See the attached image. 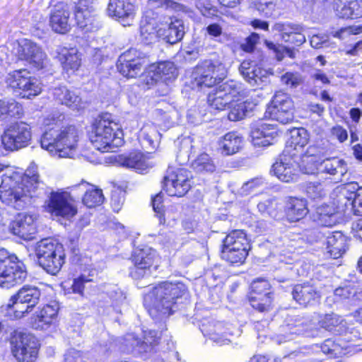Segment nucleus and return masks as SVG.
I'll use <instances>...</instances> for the list:
<instances>
[{
    "mask_svg": "<svg viewBox=\"0 0 362 362\" xmlns=\"http://www.w3.org/2000/svg\"><path fill=\"white\" fill-rule=\"evenodd\" d=\"M78 187L86 189L83 202L87 207H95L103 203L104 197L101 189L95 188L87 182H81Z\"/></svg>",
    "mask_w": 362,
    "mask_h": 362,
    "instance_id": "nucleus-51",
    "label": "nucleus"
},
{
    "mask_svg": "<svg viewBox=\"0 0 362 362\" xmlns=\"http://www.w3.org/2000/svg\"><path fill=\"white\" fill-rule=\"evenodd\" d=\"M153 73L151 76L152 81H163L165 83L174 80L177 76V69L175 64L170 62H161L156 65L153 64L150 68V71Z\"/></svg>",
    "mask_w": 362,
    "mask_h": 362,
    "instance_id": "nucleus-40",
    "label": "nucleus"
},
{
    "mask_svg": "<svg viewBox=\"0 0 362 362\" xmlns=\"http://www.w3.org/2000/svg\"><path fill=\"white\" fill-rule=\"evenodd\" d=\"M47 211L53 216L70 218L77 212L70 202V195L66 192H52L47 202Z\"/></svg>",
    "mask_w": 362,
    "mask_h": 362,
    "instance_id": "nucleus-24",
    "label": "nucleus"
},
{
    "mask_svg": "<svg viewBox=\"0 0 362 362\" xmlns=\"http://www.w3.org/2000/svg\"><path fill=\"white\" fill-rule=\"evenodd\" d=\"M11 351L19 362H33L36 360L39 343L35 336L30 333H17L11 341Z\"/></svg>",
    "mask_w": 362,
    "mask_h": 362,
    "instance_id": "nucleus-15",
    "label": "nucleus"
},
{
    "mask_svg": "<svg viewBox=\"0 0 362 362\" xmlns=\"http://www.w3.org/2000/svg\"><path fill=\"white\" fill-rule=\"evenodd\" d=\"M59 306L57 303H51L39 307L30 318L33 328L38 330H47L56 326L58 322Z\"/></svg>",
    "mask_w": 362,
    "mask_h": 362,
    "instance_id": "nucleus-23",
    "label": "nucleus"
},
{
    "mask_svg": "<svg viewBox=\"0 0 362 362\" xmlns=\"http://www.w3.org/2000/svg\"><path fill=\"white\" fill-rule=\"evenodd\" d=\"M191 175L183 168H169L163 188L169 196L182 197L191 187Z\"/></svg>",
    "mask_w": 362,
    "mask_h": 362,
    "instance_id": "nucleus-17",
    "label": "nucleus"
},
{
    "mask_svg": "<svg viewBox=\"0 0 362 362\" xmlns=\"http://www.w3.org/2000/svg\"><path fill=\"white\" fill-rule=\"evenodd\" d=\"M249 300L253 308L260 312L267 311L272 303V293L268 281L263 279L253 281Z\"/></svg>",
    "mask_w": 362,
    "mask_h": 362,
    "instance_id": "nucleus-22",
    "label": "nucleus"
},
{
    "mask_svg": "<svg viewBox=\"0 0 362 362\" xmlns=\"http://www.w3.org/2000/svg\"><path fill=\"white\" fill-rule=\"evenodd\" d=\"M45 131L41 137V146L52 156L71 158L78 146V133L77 129L69 126L59 129L54 117L43 119Z\"/></svg>",
    "mask_w": 362,
    "mask_h": 362,
    "instance_id": "nucleus-1",
    "label": "nucleus"
},
{
    "mask_svg": "<svg viewBox=\"0 0 362 362\" xmlns=\"http://www.w3.org/2000/svg\"><path fill=\"white\" fill-rule=\"evenodd\" d=\"M35 254L39 264L52 275L57 274L64 264L65 252L63 245L51 239H43L37 243Z\"/></svg>",
    "mask_w": 362,
    "mask_h": 362,
    "instance_id": "nucleus-6",
    "label": "nucleus"
},
{
    "mask_svg": "<svg viewBox=\"0 0 362 362\" xmlns=\"http://www.w3.org/2000/svg\"><path fill=\"white\" fill-rule=\"evenodd\" d=\"M276 30L281 33V37L285 42L300 46L305 42L302 27L292 23H277Z\"/></svg>",
    "mask_w": 362,
    "mask_h": 362,
    "instance_id": "nucleus-37",
    "label": "nucleus"
},
{
    "mask_svg": "<svg viewBox=\"0 0 362 362\" xmlns=\"http://www.w3.org/2000/svg\"><path fill=\"white\" fill-rule=\"evenodd\" d=\"M333 9L342 18H358L362 16V0H334Z\"/></svg>",
    "mask_w": 362,
    "mask_h": 362,
    "instance_id": "nucleus-36",
    "label": "nucleus"
},
{
    "mask_svg": "<svg viewBox=\"0 0 362 362\" xmlns=\"http://www.w3.org/2000/svg\"><path fill=\"white\" fill-rule=\"evenodd\" d=\"M57 57L66 71H74L81 66V57L76 48L61 47L58 49Z\"/></svg>",
    "mask_w": 362,
    "mask_h": 362,
    "instance_id": "nucleus-43",
    "label": "nucleus"
},
{
    "mask_svg": "<svg viewBox=\"0 0 362 362\" xmlns=\"http://www.w3.org/2000/svg\"><path fill=\"white\" fill-rule=\"evenodd\" d=\"M315 323L310 325L298 324L293 326L287 325L282 327L284 334H278L275 337L274 340L278 344L293 340L297 335H305L309 337H315L318 334V330L314 327Z\"/></svg>",
    "mask_w": 362,
    "mask_h": 362,
    "instance_id": "nucleus-33",
    "label": "nucleus"
},
{
    "mask_svg": "<svg viewBox=\"0 0 362 362\" xmlns=\"http://www.w3.org/2000/svg\"><path fill=\"white\" fill-rule=\"evenodd\" d=\"M243 138L235 132H228L219 143L221 153L233 155L239 151L243 145Z\"/></svg>",
    "mask_w": 362,
    "mask_h": 362,
    "instance_id": "nucleus-48",
    "label": "nucleus"
},
{
    "mask_svg": "<svg viewBox=\"0 0 362 362\" xmlns=\"http://www.w3.org/2000/svg\"><path fill=\"white\" fill-rule=\"evenodd\" d=\"M70 8L67 4L59 2L54 5L49 14V25L58 33H67L71 27L69 24Z\"/></svg>",
    "mask_w": 362,
    "mask_h": 362,
    "instance_id": "nucleus-28",
    "label": "nucleus"
},
{
    "mask_svg": "<svg viewBox=\"0 0 362 362\" xmlns=\"http://www.w3.org/2000/svg\"><path fill=\"white\" fill-rule=\"evenodd\" d=\"M35 216L19 214L10 226L11 232L24 240H30L36 232Z\"/></svg>",
    "mask_w": 362,
    "mask_h": 362,
    "instance_id": "nucleus-32",
    "label": "nucleus"
},
{
    "mask_svg": "<svg viewBox=\"0 0 362 362\" xmlns=\"http://www.w3.org/2000/svg\"><path fill=\"white\" fill-rule=\"evenodd\" d=\"M308 213L307 202L303 199L291 198L286 206V215L291 222L303 218Z\"/></svg>",
    "mask_w": 362,
    "mask_h": 362,
    "instance_id": "nucleus-42",
    "label": "nucleus"
},
{
    "mask_svg": "<svg viewBox=\"0 0 362 362\" xmlns=\"http://www.w3.org/2000/svg\"><path fill=\"white\" fill-rule=\"evenodd\" d=\"M64 360L66 362H81L82 354L79 351L70 349L64 354Z\"/></svg>",
    "mask_w": 362,
    "mask_h": 362,
    "instance_id": "nucleus-64",
    "label": "nucleus"
},
{
    "mask_svg": "<svg viewBox=\"0 0 362 362\" xmlns=\"http://www.w3.org/2000/svg\"><path fill=\"white\" fill-rule=\"evenodd\" d=\"M356 288L350 286L339 287L335 289L334 296L337 302H346L351 305L355 304Z\"/></svg>",
    "mask_w": 362,
    "mask_h": 362,
    "instance_id": "nucleus-53",
    "label": "nucleus"
},
{
    "mask_svg": "<svg viewBox=\"0 0 362 362\" xmlns=\"http://www.w3.org/2000/svg\"><path fill=\"white\" fill-rule=\"evenodd\" d=\"M240 96L235 98V101L229 105L230 108L228 113V119L231 121H238L242 119L248 113L252 111L255 106V104L249 100L240 101Z\"/></svg>",
    "mask_w": 362,
    "mask_h": 362,
    "instance_id": "nucleus-50",
    "label": "nucleus"
},
{
    "mask_svg": "<svg viewBox=\"0 0 362 362\" xmlns=\"http://www.w3.org/2000/svg\"><path fill=\"white\" fill-rule=\"evenodd\" d=\"M116 162L120 166L134 169L140 173L148 172L153 166V163L149 160L148 158L138 151L119 155L116 157Z\"/></svg>",
    "mask_w": 362,
    "mask_h": 362,
    "instance_id": "nucleus-29",
    "label": "nucleus"
},
{
    "mask_svg": "<svg viewBox=\"0 0 362 362\" xmlns=\"http://www.w3.org/2000/svg\"><path fill=\"white\" fill-rule=\"evenodd\" d=\"M160 337L155 330L143 331L141 335L134 332L127 333L121 341V351L139 356L150 358L156 351Z\"/></svg>",
    "mask_w": 362,
    "mask_h": 362,
    "instance_id": "nucleus-5",
    "label": "nucleus"
},
{
    "mask_svg": "<svg viewBox=\"0 0 362 362\" xmlns=\"http://www.w3.org/2000/svg\"><path fill=\"white\" fill-rule=\"evenodd\" d=\"M281 83L289 88H296L299 86L303 80L300 74L298 73L286 72L281 76Z\"/></svg>",
    "mask_w": 362,
    "mask_h": 362,
    "instance_id": "nucleus-59",
    "label": "nucleus"
},
{
    "mask_svg": "<svg viewBox=\"0 0 362 362\" xmlns=\"http://www.w3.org/2000/svg\"><path fill=\"white\" fill-rule=\"evenodd\" d=\"M27 276L25 264L16 255L0 250V287L10 288L23 283Z\"/></svg>",
    "mask_w": 362,
    "mask_h": 362,
    "instance_id": "nucleus-7",
    "label": "nucleus"
},
{
    "mask_svg": "<svg viewBox=\"0 0 362 362\" xmlns=\"http://www.w3.org/2000/svg\"><path fill=\"white\" fill-rule=\"evenodd\" d=\"M160 28L163 30L164 35L161 38L170 44L181 40L184 36V25L182 21L171 17L160 18Z\"/></svg>",
    "mask_w": 362,
    "mask_h": 362,
    "instance_id": "nucleus-35",
    "label": "nucleus"
},
{
    "mask_svg": "<svg viewBox=\"0 0 362 362\" xmlns=\"http://www.w3.org/2000/svg\"><path fill=\"white\" fill-rule=\"evenodd\" d=\"M226 74V68L222 63L204 61L192 73L193 84L197 88L212 87L222 81Z\"/></svg>",
    "mask_w": 362,
    "mask_h": 362,
    "instance_id": "nucleus-12",
    "label": "nucleus"
},
{
    "mask_svg": "<svg viewBox=\"0 0 362 362\" xmlns=\"http://www.w3.org/2000/svg\"><path fill=\"white\" fill-rule=\"evenodd\" d=\"M31 139L30 126L24 122L10 125L1 136V144L8 151H15L28 145Z\"/></svg>",
    "mask_w": 362,
    "mask_h": 362,
    "instance_id": "nucleus-18",
    "label": "nucleus"
},
{
    "mask_svg": "<svg viewBox=\"0 0 362 362\" xmlns=\"http://www.w3.org/2000/svg\"><path fill=\"white\" fill-rule=\"evenodd\" d=\"M315 148L309 147L306 153H299L300 162H298V171L308 175L318 174V168L320 161L313 154Z\"/></svg>",
    "mask_w": 362,
    "mask_h": 362,
    "instance_id": "nucleus-46",
    "label": "nucleus"
},
{
    "mask_svg": "<svg viewBox=\"0 0 362 362\" xmlns=\"http://www.w3.org/2000/svg\"><path fill=\"white\" fill-rule=\"evenodd\" d=\"M294 104L291 96L282 91L276 92L266 110V115L281 124L293 119Z\"/></svg>",
    "mask_w": 362,
    "mask_h": 362,
    "instance_id": "nucleus-16",
    "label": "nucleus"
},
{
    "mask_svg": "<svg viewBox=\"0 0 362 362\" xmlns=\"http://www.w3.org/2000/svg\"><path fill=\"white\" fill-rule=\"evenodd\" d=\"M160 28V18L151 16L149 11H144V17L140 26V37L145 44L156 42L164 35Z\"/></svg>",
    "mask_w": 362,
    "mask_h": 362,
    "instance_id": "nucleus-26",
    "label": "nucleus"
},
{
    "mask_svg": "<svg viewBox=\"0 0 362 362\" xmlns=\"http://www.w3.org/2000/svg\"><path fill=\"white\" fill-rule=\"evenodd\" d=\"M40 297L38 288L25 285L11 297L8 307L13 311L16 318H21L33 310L40 302Z\"/></svg>",
    "mask_w": 362,
    "mask_h": 362,
    "instance_id": "nucleus-13",
    "label": "nucleus"
},
{
    "mask_svg": "<svg viewBox=\"0 0 362 362\" xmlns=\"http://www.w3.org/2000/svg\"><path fill=\"white\" fill-rule=\"evenodd\" d=\"M192 168L197 172L212 173L215 170L216 166L206 153L199 155L192 163Z\"/></svg>",
    "mask_w": 362,
    "mask_h": 362,
    "instance_id": "nucleus-52",
    "label": "nucleus"
},
{
    "mask_svg": "<svg viewBox=\"0 0 362 362\" xmlns=\"http://www.w3.org/2000/svg\"><path fill=\"white\" fill-rule=\"evenodd\" d=\"M137 7L130 0H109L106 15L124 27L132 26L135 21Z\"/></svg>",
    "mask_w": 362,
    "mask_h": 362,
    "instance_id": "nucleus-19",
    "label": "nucleus"
},
{
    "mask_svg": "<svg viewBox=\"0 0 362 362\" xmlns=\"http://www.w3.org/2000/svg\"><path fill=\"white\" fill-rule=\"evenodd\" d=\"M10 177L3 179L0 186V198L7 205L20 209L24 206L27 199L34 196L39 185L37 166L31 165L25 170L21 182L10 184Z\"/></svg>",
    "mask_w": 362,
    "mask_h": 362,
    "instance_id": "nucleus-3",
    "label": "nucleus"
},
{
    "mask_svg": "<svg viewBox=\"0 0 362 362\" xmlns=\"http://www.w3.org/2000/svg\"><path fill=\"white\" fill-rule=\"evenodd\" d=\"M13 53L18 59L25 61L35 71L46 69L49 60L42 47L28 39H21L13 44Z\"/></svg>",
    "mask_w": 362,
    "mask_h": 362,
    "instance_id": "nucleus-11",
    "label": "nucleus"
},
{
    "mask_svg": "<svg viewBox=\"0 0 362 362\" xmlns=\"http://www.w3.org/2000/svg\"><path fill=\"white\" fill-rule=\"evenodd\" d=\"M306 192L313 199L322 197L325 194L322 185L317 182L309 183L306 187Z\"/></svg>",
    "mask_w": 362,
    "mask_h": 362,
    "instance_id": "nucleus-61",
    "label": "nucleus"
},
{
    "mask_svg": "<svg viewBox=\"0 0 362 362\" xmlns=\"http://www.w3.org/2000/svg\"><path fill=\"white\" fill-rule=\"evenodd\" d=\"M277 132L272 124L260 123L252 127L250 136L255 146H267L273 144Z\"/></svg>",
    "mask_w": 362,
    "mask_h": 362,
    "instance_id": "nucleus-34",
    "label": "nucleus"
},
{
    "mask_svg": "<svg viewBox=\"0 0 362 362\" xmlns=\"http://www.w3.org/2000/svg\"><path fill=\"white\" fill-rule=\"evenodd\" d=\"M74 14L78 27L84 33L95 32L100 28L99 19L92 6H88L80 1Z\"/></svg>",
    "mask_w": 362,
    "mask_h": 362,
    "instance_id": "nucleus-25",
    "label": "nucleus"
},
{
    "mask_svg": "<svg viewBox=\"0 0 362 362\" xmlns=\"http://www.w3.org/2000/svg\"><path fill=\"white\" fill-rule=\"evenodd\" d=\"M160 134L153 124H146L141 129L139 139L146 149L155 148L159 143Z\"/></svg>",
    "mask_w": 362,
    "mask_h": 362,
    "instance_id": "nucleus-47",
    "label": "nucleus"
},
{
    "mask_svg": "<svg viewBox=\"0 0 362 362\" xmlns=\"http://www.w3.org/2000/svg\"><path fill=\"white\" fill-rule=\"evenodd\" d=\"M259 39V37L258 34L252 33L248 37H247L245 43L242 45L243 49L247 52H252Z\"/></svg>",
    "mask_w": 362,
    "mask_h": 362,
    "instance_id": "nucleus-63",
    "label": "nucleus"
},
{
    "mask_svg": "<svg viewBox=\"0 0 362 362\" xmlns=\"http://www.w3.org/2000/svg\"><path fill=\"white\" fill-rule=\"evenodd\" d=\"M93 274L89 272L88 274L86 273L81 274L78 277L74 278L71 286L72 293L83 296V291L85 284L93 281Z\"/></svg>",
    "mask_w": 362,
    "mask_h": 362,
    "instance_id": "nucleus-56",
    "label": "nucleus"
},
{
    "mask_svg": "<svg viewBox=\"0 0 362 362\" xmlns=\"http://www.w3.org/2000/svg\"><path fill=\"white\" fill-rule=\"evenodd\" d=\"M266 44L269 49L274 51L278 61H281L285 56H288L291 59L295 57L293 50L290 48H287L280 45H275L273 42H267Z\"/></svg>",
    "mask_w": 362,
    "mask_h": 362,
    "instance_id": "nucleus-57",
    "label": "nucleus"
},
{
    "mask_svg": "<svg viewBox=\"0 0 362 362\" xmlns=\"http://www.w3.org/2000/svg\"><path fill=\"white\" fill-rule=\"evenodd\" d=\"M89 139L93 146L102 152L113 151L124 142L121 126L109 113L102 114L95 119Z\"/></svg>",
    "mask_w": 362,
    "mask_h": 362,
    "instance_id": "nucleus-4",
    "label": "nucleus"
},
{
    "mask_svg": "<svg viewBox=\"0 0 362 362\" xmlns=\"http://www.w3.org/2000/svg\"><path fill=\"white\" fill-rule=\"evenodd\" d=\"M241 84L235 81H228L216 88L208 95V104L211 109L223 110L240 95Z\"/></svg>",
    "mask_w": 362,
    "mask_h": 362,
    "instance_id": "nucleus-14",
    "label": "nucleus"
},
{
    "mask_svg": "<svg viewBox=\"0 0 362 362\" xmlns=\"http://www.w3.org/2000/svg\"><path fill=\"white\" fill-rule=\"evenodd\" d=\"M327 252L334 259L340 257L346 250V238L339 231H335L327 238Z\"/></svg>",
    "mask_w": 362,
    "mask_h": 362,
    "instance_id": "nucleus-44",
    "label": "nucleus"
},
{
    "mask_svg": "<svg viewBox=\"0 0 362 362\" xmlns=\"http://www.w3.org/2000/svg\"><path fill=\"white\" fill-rule=\"evenodd\" d=\"M156 257V252L151 247L135 249L132 256L134 266L130 272L131 276L137 279L150 275L152 267H153Z\"/></svg>",
    "mask_w": 362,
    "mask_h": 362,
    "instance_id": "nucleus-21",
    "label": "nucleus"
},
{
    "mask_svg": "<svg viewBox=\"0 0 362 362\" xmlns=\"http://www.w3.org/2000/svg\"><path fill=\"white\" fill-rule=\"evenodd\" d=\"M298 160L297 154H283L276 160L271 168V174L284 182H296L298 177Z\"/></svg>",
    "mask_w": 362,
    "mask_h": 362,
    "instance_id": "nucleus-20",
    "label": "nucleus"
},
{
    "mask_svg": "<svg viewBox=\"0 0 362 362\" xmlns=\"http://www.w3.org/2000/svg\"><path fill=\"white\" fill-rule=\"evenodd\" d=\"M313 220L322 226H334L337 223L335 208L324 204L317 206L313 214Z\"/></svg>",
    "mask_w": 362,
    "mask_h": 362,
    "instance_id": "nucleus-45",
    "label": "nucleus"
},
{
    "mask_svg": "<svg viewBox=\"0 0 362 362\" xmlns=\"http://www.w3.org/2000/svg\"><path fill=\"white\" fill-rule=\"evenodd\" d=\"M187 292V287L181 282L163 281L154 286L144 298V303L153 318H163L170 315L177 299Z\"/></svg>",
    "mask_w": 362,
    "mask_h": 362,
    "instance_id": "nucleus-2",
    "label": "nucleus"
},
{
    "mask_svg": "<svg viewBox=\"0 0 362 362\" xmlns=\"http://www.w3.org/2000/svg\"><path fill=\"white\" fill-rule=\"evenodd\" d=\"M310 135L304 128H294L290 132V138L284 151L288 154L296 153L297 158L298 154L303 152V148L308 144Z\"/></svg>",
    "mask_w": 362,
    "mask_h": 362,
    "instance_id": "nucleus-38",
    "label": "nucleus"
},
{
    "mask_svg": "<svg viewBox=\"0 0 362 362\" xmlns=\"http://www.w3.org/2000/svg\"><path fill=\"white\" fill-rule=\"evenodd\" d=\"M361 33H362V25H352L341 28L340 30L336 31L333 34V36L339 39H344L351 35H357Z\"/></svg>",
    "mask_w": 362,
    "mask_h": 362,
    "instance_id": "nucleus-60",
    "label": "nucleus"
},
{
    "mask_svg": "<svg viewBox=\"0 0 362 362\" xmlns=\"http://www.w3.org/2000/svg\"><path fill=\"white\" fill-rule=\"evenodd\" d=\"M54 99L62 105H64L73 110H80L85 107L81 98L66 86L57 87L53 90Z\"/></svg>",
    "mask_w": 362,
    "mask_h": 362,
    "instance_id": "nucleus-39",
    "label": "nucleus"
},
{
    "mask_svg": "<svg viewBox=\"0 0 362 362\" xmlns=\"http://www.w3.org/2000/svg\"><path fill=\"white\" fill-rule=\"evenodd\" d=\"M163 8L179 10L180 5L173 0H148L145 11H149L151 16H153V9Z\"/></svg>",
    "mask_w": 362,
    "mask_h": 362,
    "instance_id": "nucleus-55",
    "label": "nucleus"
},
{
    "mask_svg": "<svg viewBox=\"0 0 362 362\" xmlns=\"http://www.w3.org/2000/svg\"><path fill=\"white\" fill-rule=\"evenodd\" d=\"M6 83L16 95L25 99H32L40 95L42 90V83L31 76L25 69L14 70L8 74Z\"/></svg>",
    "mask_w": 362,
    "mask_h": 362,
    "instance_id": "nucleus-8",
    "label": "nucleus"
},
{
    "mask_svg": "<svg viewBox=\"0 0 362 362\" xmlns=\"http://www.w3.org/2000/svg\"><path fill=\"white\" fill-rule=\"evenodd\" d=\"M347 172L346 162L338 157L328 158L321 160L318 168V174L325 175L327 179L332 180L335 182L342 181Z\"/></svg>",
    "mask_w": 362,
    "mask_h": 362,
    "instance_id": "nucleus-27",
    "label": "nucleus"
},
{
    "mask_svg": "<svg viewBox=\"0 0 362 362\" xmlns=\"http://www.w3.org/2000/svg\"><path fill=\"white\" fill-rule=\"evenodd\" d=\"M250 250L249 241L242 230L230 232L224 239L221 251L223 259L230 264H243Z\"/></svg>",
    "mask_w": 362,
    "mask_h": 362,
    "instance_id": "nucleus-10",
    "label": "nucleus"
},
{
    "mask_svg": "<svg viewBox=\"0 0 362 362\" xmlns=\"http://www.w3.org/2000/svg\"><path fill=\"white\" fill-rule=\"evenodd\" d=\"M276 1L277 0H257L255 6L260 13L269 17L275 10Z\"/></svg>",
    "mask_w": 362,
    "mask_h": 362,
    "instance_id": "nucleus-58",
    "label": "nucleus"
},
{
    "mask_svg": "<svg viewBox=\"0 0 362 362\" xmlns=\"http://www.w3.org/2000/svg\"><path fill=\"white\" fill-rule=\"evenodd\" d=\"M318 325L329 331H335L341 334L346 328L345 323L341 317L336 314L331 313L325 315L315 316Z\"/></svg>",
    "mask_w": 362,
    "mask_h": 362,
    "instance_id": "nucleus-49",
    "label": "nucleus"
},
{
    "mask_svg": "<svg viewBox=\"0 0 362 362\" xmlns=\"http://www.w3.org/2000/svg\"><path fill=\"white\" fill-rule=\"evenodd\" d=\"M0 112L11 117L19 116L22 114V107L13 99L2 100H0Z\"/></svg>",
    "mask_w": 362,
    "mask_h": 362,
    "instance_id": "nucleus-54",
    "label": "nucleus"
},
{
    "mask_svg": "<svg viewBox=\"0 0 362 362\" xmlns=\"http://www.w3.org/2000/svg\"><path fill=\"white\" fill-rule=\"evenodd\" d=\"M331 135L340 143L344 142L348 139L347 131L340 125H336L331 129Z\"/></svg>",
    "mask_w": 362,
    "mask_h": 362,
    "instance_id": "nucleus-62",
    "label": "nucleus"
},
{
    "mask_svg": "<svg viewBox=\"0 0 362 362\" xmlns=\"http://www.w3.org/2000/svg\"><path fill=\"white\" fill-rule=\"evenodd\" d=\"M293 299L300 305L306 306L317 300L320 295L308 284L296 285L292 292Z\"/></svg>",
    "mask_w": 362,
    "mask_h": 362,
    "instance_id": "nucleus-41",
    "label": "nucleus"
},
{
    "mask_svg": "<svg viewBox=\"0 0 362 362\" xmlns=\"http://www.w3.org/2000/svg\"><path fill=\"white\" fill-rule=\"evenodd\" d=\"M132 54H136L135 51L127 50L121 54L118 59L117 69L127 78H134L139 75L145 63L144 58H131Z\"/></svg>",
    "mask_w": 362,
    "mask_h": 362,
    "instance_id": "nucleus-31",
    "label": "nucleus"
},
{
    "mask_svg": "<svg viewBox=\"0 0 362 362\" xmlns=\"http://www.w3.org/2000/svg\"><path fill=\"white\" fill-rule=\"evenodd\" d=\"M322 351L330 357H341L362 351V339L356 329L345 331L344 334L336 340L326 339L321 345Z\"/></svg>",
    "mask_w": 362,
    "mask_h": 362,
    "instance_id": "nucleus-9",
    "label": "nucleus"
},
{
    "mask_svg": "<svg viewBox=\"0 0 362 362\" xmlns=\"http://www.w3.org/2000/svg\"><path fill=\"white\" fill-rule=\"evenodd\" d=\"M239 71L245 80L251 86L259 87L267 83L268 71L250 61L243 62Z\"/></svg>",
    "mask_w": 362,
    "mask_h": 362,
    "instance_id": "nucleus-30",
    "label": "nucleus"
}]
</instances>
